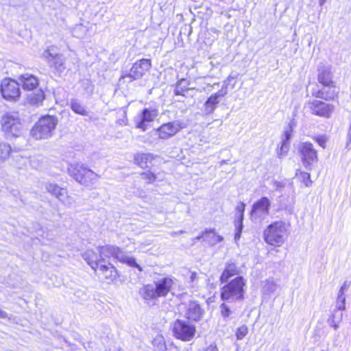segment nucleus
<instances>
[{
  "label": "nucleus",
  "instance_id": "f257e3e1",
  "mask_svg": "<svg viewBox=\"0 0 351 351\" xmlns=\"http://www.w3.org/2000/svg\"><path fill=\"white\" fill-rule=\"evenodd\" d=\"M121 254L119 247L105 245L98 246L97 252L87 250L83 254V258L99 278L110 284L116 281L120 277V274L114 265L106 261V258H119V255Z\"/></svg>",
  "mask_w": 351,
  "mask_h": 351
},
{
  "label": "nucleus",
  "instance_id": "f03ea898",
  "mask_svg": "<svg viewBox=\"0 0 351 351\" xmlns=\"http://www.w3.org/2000/svg\"><path fill=\"white\" fill-rule=\"evenodd\" d=\"M317 80L321 88L312 90V96L315 99L325 101H337L339 91L336 90V82L330 66H322L317 69Z\"/></svg>",
  "mask_w": 351,
  "mask_h": 351
},
{
  "label": "nucleus",
  "instance_id": "7ed1b4c3",
  "mask_svg": "<svg viewBox=\"0 0 351 351\" xmlns=\"http://www.w3.org/2000/svg\"><path fill=\"white\" fill-rule=\"evenodd\" d=\"M219 296L223 302L242 301L245 299L247 289V280L242 276H238L230 281L221 283Z\"/></svg>",
  "mask_w": 351,
  "mask_h": 351
},
{
  "label": "nucleus",
  "instance_id": "20e7f679",
  "mask_svg": "<svg viewBox=\"0 0 351 351\" xmlns=\"http://www.w3.org/2000/svg\"><path fill=\"white\" fill-rule=\"evenodd\" d=\"M287 226L282 221H276L268 225L263 230L265 242L272 247H280L285 241Z\"/></svg>",
  "mask_w": 351,
  "mask_h": 351
},
{
  "label": "nucleus",
  "instance_id": "39448f33",
  "mask_svg": "<svg viewBox=\"0 0 351 351\" xmlns=\"http://www.w3.org/2000/svg\"><path fill=\"white\" fill-rule=\"evenodd\" d=\"M58 124L57 117L53 115L41 116L32 127L30 134L36 140L50 137Z\"/></svg>",
  "mask_w": 351,
  "mask_h": 351
},
{
  "label": "nucleus",
  "instance_id": "423d86ee",
  "mask_svg": "<svg viewBox=\"0 0 351 351\" xmlns=\"http://www.w3.org/2000/svg\"><path fill=\"white\" fill-rule=\"evenodd\" d=\"M1 131L8 137H18L23 130L22 121L16 112H7L1 120Z\"/></svg>",
  "mask_w": 351,
  "mask_h": 351
},
{
  "label": "nucleus",
  "instance_id": "0eeeda50",
  "mask_svg": "<svg viewBox=\"0 0 351 351\" xmlns=\"http://www.w3.org/2000/svg\"><path fill=\"white\" fill-rule=\"evenodd\" d=\"M171 330L176 339L184 342L193 340L197 332L195 325L180 319H176L173 322Z\"/></svg>",
  "mask_w": 351,
  "mask_h": 351
},
{
  "label": "nucleus",
  "instance_id": "6e6552de",
  "mask_svg": "<svg viewBox=\"0 0 351 351\" xmlns=\"http://www.w3.org/2000/svg\"><path fill=\"white\" fill-rule=\"evenodd\" d=\"M0 93L5 101L16 102L21 96L20 84L16 80L5 77L1 82Z\"/></svg>",
  "mask_w": 351,
  "mask_h": 351
},
{
  "label": "nucleus",
  "instance_id": "1a4fd4ad",
  "mask_svg": "<svg viewBox=\"0 0 351 351\" xmlns=\"http://www.w3.org/2000/svg\"><path fill=\"white\" fill-rule=\"evenodd\" d=\"M70 176L77 182L84 185L92 184L99 176L84 165L75 164L69 169Z\"/></svg>",
  "mask_w": 351,
  "mask_h": 351
},
{
  "label": "nucleus",
  "instance_id": "9d476101",
  "mask_svg": "<svg viewBox=\"0 0 351 351\" xmlns=\"http://www.w3.org/2000/svg\"><path fill=\"white\" fill-rule=\"evenodd\" d=\"M152 66V60L149 58H141L133 63L128 73L123 74L121 79L129 78V82L141 78Z\"/></svg>",
  "mask_w": 351,
  "mask_h": 351
},
{
  "label": "nucleus",
  "instance_id": "9b49d317",
  "mask_svg": "<svg viewBox=\"0 0 351 351\" xmlns=\"http://www.w3.org/2000/svg\"><path fill=\"white\" fill-rule=\"evenodd\" d=\"M298 154L304 166L308 169H311L313 163L318 161L317 151L310 142L302 143L298 147Z\"/></svg>",
  "mask_w": 351,
  "mask_h": 351
},
{
  "label": "nucleus",
  "instance_id": "f8f14e48",
  "mask_svg": "<svg viewBox=\"0 0 351 351\" xmlns=\"http://www.w3.org/2000/svg\"><path fill=\"white\" fill-rule=\"evenodd\" d=\"M330 101H322L315 99L308 103L309 109L312 114L324 118L330 119L335 112V106Z\"/></svg>",
  "mask_w": 351,
  "mask_h": 351
},
{
  "label": "nucleus",
  "instance_id": "ddd939ff",
  "mask_svg": "<svg viewBox=\"0 0 351 351\" xmlns=\"http://www.w3.org/2000/svg\"><path fill=\"white\" fill-rule=\"evenodd\" d=\"M183 128L182 124L179 121H169L160 125L156 130V134L159 139L166 140L175 136Z\"/></svg>",
  "mask_w": 351,
  "mask_h": 351
},
{
  "label": "nucleus",
  "instance_id": "4468645a",
  "mask_svg": "<svg viewBox=\"0 0 351 351\" xmlns=\"http://www.w3.org/2000/svg\"><path fill=\"white\" fill-rule=\"evenodd\" d=\"M158 115V110L156 109L144 108L141 114L138 121L135 122L136 128L145 131L148 129L149 123L152 122Z\"/></svg>",
  "mask_w": 351,
  "mask_h": 351
},
{
  "label": "nucleus",
  "instance_id": "2eb2a0df",
  "mask_svg": "<svg viewBox=\"0 0 351 351\" xmlns=\"http://www.w3.org/2000/svg\"><path fill=\"white\" fill-rule=\"evenodd\" d=\"M174 280V278L166 276L154 282L155 291L158 298L167 296L173 289Z\"/></svg>",
  "mask_w": 351,
  "mask_h": 351
},
{
  "label": "nucleus",
  "instance_id": "dca6fc26",
  "mask_svg": "<svg viewBox=\"0 0 351 351\" xmlns=\"http://www.w3.org/2000/svg\"><path fill=\"white\" fill-rule=\"evenodd\" d=\"M240 274V268L235 261H229L226 263L224 267L220 274L219 280L220 283L230 281L233 276L236 277Z\"/></svg>",
  "mask_w": 351,
  "mask_h": 351
},
{
  "label": "nucleus",
  "instance_id": "f3484780",
  "mask_svg": "<svg viewBox=\"0 0 351 351\" xmlns=\"http://www.w3.org/2000/svg\"><path fill=\"white\" fill-rule=\"evenodd\" d=\"M271 206L270 201L267 197H262L254 203L251 210V215L254 217H259L261 215H267Z\"/></svg>",
  "mask_w": 351,
  "mask_h": 351
},
{
  "label": "nucleus",
  "instance_id": "a211bd4d",
  "mask_svg": "<svg viewBox=\"0 0 351 351\" xmlns=\"http://www.w3.org/2000/svg\"><path fill=\"white\" fill-rule=\"evenodd\" d=\"M204 315V310L196 301H190L186 309L185 317L191 322H198Z\"/></svg>",
  "mask_w": 351,
  "mask_h": 351
},
{
  "label": "nucleus",
  "instance_id": "6ab92c4d",
  "mask_svg": "<svg viewBox=\"0 0 351 351\" xmlns=\"http://www.w3.org/2000/svg\"><path fill=\"white\" fill-rule=\"evenodd\" d=\"M19 80L21 84L22 88L25 91H32L36 89L40 84L39 79L38 77L29 73L21 75L19 77Z\"/></svg>",
  "mask_w": 351,
  "mask_h": 351
},
{
  "label": "nucleus",
  "instance_id": "aec40b11",
  "mask_svg": "<svg viewBox=\"0 0 351 351\" xmlns=\"http://www.w3.org/2000/svg\"><path fill=\"white\" fill-rule=\"evenodd\" d=\"M157 156L151 153L138 152L134 154L133 163L141 169H146Z\"/></svg>",
  "mask_w": 351,
  "mask_h": 351
},
{
  "label": "nucleus",
  "instance_id": "412c9836",
  "mask_svg": "<svg viewBox=\"0 0 351 351\" xmlns=\"http://www.w3.org/2000/svg\"><path fill=\"white\" fill-rule=\"evenodd\" d=\"M195 239H202L210 245H214L223 241V237L218 234L214 229H206L198 235Z\"/></svg>",
  "mask_w": 351,
  "mask_h": 351
},
{
  "label": "nucleus",
  "instance_id": "4be33fe9",
  "mask_svg": "<svg viewBox=\"0 0 351 351\" xmlns=\"http://www.w3.org/2000/svg\"><path fill=\"white\" fill-rule=\"evenodd\" d=\"M226 95V91L223 89L212 94L204 104L206 110L209 112H213L216 109L217 104L219 103V98L224 97Z\"/></svg>",
  "mask_w": 351,
  "mask_h": 351
},
{
  "label": "nucleus",
  "instance_id": "5701e85b",
  "mask_svg": "<svg viewBox=\"0 0 351 351\" xmlns=\"http://www.w3.org/2000/svg\"><path fill=\"white\" fill-rule=\"evenodd\" d=\"M45 99V93L42 88H39L27 97V103L31 106L36 107L42 106Z\"/></svg>",
  "mask_w": 351,
  "mask_h": 351
},
{
  "label": "nucleus",
  "instance_id": "b1692460",
  "mask_svg": "<svg viewBox=\"0 0 351 351\" xmlns=\"http://www.w3.org/2000/svg\"><path fill=\"white\" fill-rule=\"evenodd\" d=\"M139 294L146 301H152L158 298L155 287L150 284L143 285L139 290Z\"/></svg>",
  "mask_w": 351,
  "mask_h": 351
},
{
  "label": "nucleus",
  "instance_id": "393cba45",
  "mask_svg": "<svg viewBox=\"0 0 351 351\" xmlns=\"http://www.w3.org/2000/svg\"><path fill=\"white\" fill-rule=\"evenodd\" d=\"M189 85L190 82L186 79L182 78L178 80L175 86L174 94L176 95L186 97L188 91L191 89Z\"/></svg>",
  "mask_w": 351,
  "mask_h": 351
},
{
  "label": "nucleus",
  "instance_id": "a878e982",
  "mask_svg": "<svg viewBox=\"0 0 351 351\" xmlns=\"http://www.w3.org/2000/svg\"><path fill=\"white\" fill-rule=\"evenodd\" d=\"M347 287L346 283H344L340 288L336 300L335 311H343L346 310V296L344 291Z\"/></svg>",
  "mask_w": 351,
  "mask_h": 351
},
{
  "label": "nucleus",
  "instance_id": "bb28decb",
  "mask_svg": "<svg viewBox=\"0 0 351 351\" xmlns=\"http://www.w3.org/2000/svg\"><path fill=\"white\" fill-rule=\"evenodd\" d=\"M47 191L59 199H62V198L64 197L66 193L65 189L62 188L54 183L48 184L47 186Z\"/></svg>",
  "mask_w": 351,
  "mask_h": 351
},
{
  "label": "nucleus",
  "instance_id": "cd10ccee",
  "mask_svg": "<svg viewBox=\"0 0 351 351\" xmlns=\"http://www.w3.org/2000/svg\"><path fill=\"white\" fill-rule=\"evenodd\" d=\"M70 108L75 114L82 116H87L88 114L86 107L77 100H72L71 101Z\"/></svg>",
  "mask_w": 351,
  "mask_h": 351
},
{
  "label": "nucleus",
  "instance_id": "c85d7f7f",
  "mask_svg": "<svg viewBox=\"0 0 351 351\" xmlns=\"http://www.w3.org/2000/svg\"><path fill=\"white\" fill-rule=\"evenodd\" d=\"M295 176L298 178L299 181L304 184V186L309 187L312 185L313 181L311 179V174L308 172L298 170Z\"/></svg>",
  "mask_w": 351,
  "mask_h": 351
},
{
  "label": "nucleus",
  "instance_id": "c756f323",
  "mask_svg": "<svg viewBox=\"0 0 351 351\" xmlns=\"http://www.w3.org/2000/svg\"><path fill=\"white\" fill-rule=\"evenodd\" d=\"M140 176L146 184H153L158 180L157 175L151 170L141 172Z\"/></svg>",
  "mask_w": 351,
  "mask_h": 351
},
{
  "label": "nucleus",
  "instance_id": "7c9ffc66",
  "mask_svg": "<svg viewBox=\"0 0 351 351\" xmlns=\"http://www.w3.org/2000/svg\"><path fill=\"white\" fill-rule=\"evenodd\" d=\"M12 151V148L9 144L4 143H0V162L8 159Z\"/></svg>",
  "mask_w": 351,
  "mask_h": 351
},
{
  "label": "nucleus",
  "instance_id": "2f4dec72",
  "mask_svg": "<svg viewBox=\"0 0 351 351\" xmlns=\"http://www.w3.org/2000/svg\"><path fill=\"white\" fill-rule=\"evenodd\" d=\"M227 302H228L223 301V302L219 306L220 314L224 319H229L232 314V308L230 306L227 304Z\"/></svg>",
  "mask_w": 351,
  "mask_h": 351
},
{
  "label": "nucleus",
  "instance_id": "473e14b6",
  "mask_svg": "<svg viewBox=\"0 0 351 351\" xmlns=\"http://www.w3.org/2000/svg\"><path fill=\"white\" fill-rule=\"evenodd\" d=\"M117 259L119 260V261L122 263L126 264L131 267L138 268L139 271H141V268L136 263L135 258L133 257H128V256L120 257V255H119V258H117Z\"/></svg>",
  "mask_w": 351,
  "mask_h": 351
},
{
  "label": "nucleus",
  "instance_id": "72a5a7b5",
  "mask_svg": "<svg viewBox=\"0 0 351 351\" xmlns=\"http://www.w3.org/2000/svg\"><path fill=\"white\" fill-rule=\"evenodd\" d=\"M152 345L155 351H165L166 349V343L163 337L154 339Z\"/></svg>",
  "mask_w": 351,
  "mask_h": 351
},
{
  "label": "nucleus",
  "instance_id": "f704fd0d",
  "mask_svg": "<svg viewBox=\"0 0 351 351\" xmlns=\"http://www.w3.org/2000/svg\"><path fill=\"white\" fill-rule=\"evenodd\" d=\"M245 209V204L243 202H239L236 207V210L239 214V220L240 223L239 230L242 228V221L243 219V215Z\"/></svg>",
  "mask_w": 351,
  "mask_h": 351
},
{
  "label": "nucleus",
  "instance_id": "c9c22d12",
  "mask_svg": "<svg viewBox=\"0 0 351 351\" xmlns=\"http://www.w3.org/2000/svg\"><path fill=\"white\" fill-rule=\"evenodd\" d=\"M247 332V327L245 325H242L237 328L235 335L237 339H242L245 337Z\"/></svg>",
  "mask_w": 351,
  "mask_h": 351
},
{
  "label": "nucleus",
  "instance_id": "e433bc0d",
  "mask_svg": "<svg viewBox=\"0 0 351 351\" xmlns=\"http://www.w3.org/2000/svg\"><path fill=\"white\" fill-rule=\"evenodd\" d=\"M313 139L323 149H325L326 147V143L328 141V137L326 136L321 135L314 136Z\"/></svg>",
  "mask_w": 351,
  "mask_h": 351
},
{
  "label": "nucleus",
  "instance_id": "4c0bfd02",
  "mask_svg": "<svg viewBox=\"0 0 351 351\" xmlns=\"http://www.w3.org/2000/svg\"><path fill=\"white\" fill-rule=\"evenodd\" d=\"M334 317H335L334 315L331 316V317H330L331 323H332V326L334 327V328L337 329L338 328L339 322L341 321L342 319V313H341V315H339V317L337 321H335L334 319Z\"/></svg>",
  "mask_w": 351,
  "mask_h": 351
},
{
  "label": "nucleus",
  "instance_id": "58836bf2",
  "mask_svg": "<svg viewBox=\"0 0 351 351\" xmlns=\"http://www.w3.org/2000/svg\"><path fill=\"white\" fill-rule=\"evenodd\" d=\"M205 351H219L217 346L215 344L214 345H210Z\"/></svg>",
  "mask_w": 351,
  "mask_h": 351
},
{
  "label": "nucleus",
  "instance_id": "ea45409f",
  "mask_svg": "<svg viewBox=\"0 0 351 351\" xmlns=\"http://www.w3.org/2000/svg\"><path fill=\"white\" fill-rule=\"evenodd\" d=\"M285 134H286V139L288 141L290 138V134L288 132H287Z\"/></svg>",
  "mask_w": 351,
  "mask_h": 351
},
{
  "label": "nucleus",
  "instance_id": "a19ab883",
  "mask_svg": "<svg viewBox=\"0 0 351 351\" xmlns=\"http://www.w3.org/2000/svg\"><path fill=\"white\" fill-rule=\"evenodd\" d=\"M325 1V0H322V3H323Z\"/></svg>",
  "mask_w": 351,
  "mask_h": 351
}]
</instances>
